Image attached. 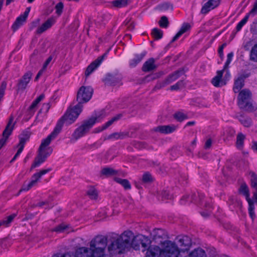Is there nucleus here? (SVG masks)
I'll return each mask as SVG.
<instances>
[{"label": "nucleus", "instance_id": "f257e3e1", "mask_svg": "<svg viewBox=\"0 0 257 257\" xmlns=\"http://www.w3.org/2000/svg\"><path fill=\"white\" fill-rule=\"evenodd\" d=\"M82 104H77L73 108L69 107L64 115L60 119L53 131L41 143L39 148V153L32 165V168L39 166L43 163L45 159L51 154L52 150L48 146L51 142L55 139L61 132L62 127L64 122L67 124H70L74 122L82 110Z\"/></svg>", "mask_w": 257, "mask_h": 257}, {"label": "nucleus", "instance_id": "6e6d98bb", "mask_svg": "<svg viewBox=\"0 0 257 257\" xmlns=\"http://www.w3.org/2000/svg\"><path fill=\"white\" fill-rule=\"evenodd\" d=\"M110 138H114L115 139H122L123 138V135L120 133H114L111 135L109 137Z\"/></svg>", "mask_w": 257, "mask_h": 257}, {"label": "nucleus", "instance_id": "cd10ccee", "mask_svg": "<svg viewBox=\"0 0 257 257\" xmlns=\"http://www.w3.org/2000/svg\"><path fill=\"white\" fill-rule=\"evenodd\" d=\"M196 197V195L192 194L191 195H186L181 199L180 202L182 204H185L189 203L190 202L197 203L198 201L196 200L195 198Z\"/></svg>", "mask_w": 257, "mask_h": 257}, {"label": "nucleus", "instance_id": "412c9836", "mask_svg": "<svg viewBox=\"0 0 257 257\" xmlns=\"http://www.w3.org/2000/svg\"><path fill=\"white\" fill-rule=\"evenodd\" d=\"M157 66L155 64V60L154 58H150L145 62L142 67V70L144 72H149L155 70Z\"/></svg>", "mask_w": 257, "mask_h": 257}, {"label": "nucleus", "instance_id": "9b49d317", "mask_svg": "<svg viewBox=\"0 0 257 257\" xmlns=\"http://www.w3.org/2000/svg\"><path fill=\"white\" fill-rule=\"evenodd\" d=\"M15 125L14 122V117L11 116L9 119V121L3 132V138L0 140V149L6 144L7 139L9 136L11 134Z\"/></svg>", "mask_w": 257, "mask_h": 257}, {"label": "nucleus", "instance_id": "09e8293b", "mask_svg": "<svg viewBox=\"0 0 257 257\" xmlns=\"http://www.w3.org/2000/svg\"><path fill=\"white\" fill-rule=\"evenodd\" d=\"M7 83L5 81L2 82L1 85L0 86V101H1L2 98L4 95Z\"/></svg>", "mask_w": 257, "mask_h": 257}, {"label": "nucleus", "instance_id": "423d86ee", "mask_svg": "<svg viewBox=\"0 0 257 257\" xmlns=\"http://www.w3.org/2000/svg\"><path fill=\"white\" fill-rule=\"evenodd\" d=\"M251 96L250 91L246 89H243L239 92L238 104L241 109L247 111H252L253 109L250 102Z\"/></svg>", "mask_w": 257, "mask_h": 257}, {"label": "nucleus", "instance_id": "338daca9", "mask_svg": "<svg viewBox=\"0 0 257 257\" xmlns=\"http://www.w3.org/2000/svg\"><path fill=\"white\" fill-rule=\"evenodd\" d=\"M252 148L254 151L257 152V142H253Z\"/></svg>", "mask_w": 257, "mask_h": 257}, {"label": "nucleus", "instance_id": "5701e85b", "mask_svg": "<svg viewBox=\"0 0 257 257\" xmlns=\"http://www.w3.org/2000/svg\"><path fill=\"white\" fill-rule=\"evenodd\" d=\"M191 26L188 23H184L179 31L176 34V35L173 37L171 42H173L178 39L184 33L187 32L190 30Z\"/></svg>", "mask_w": 257, "mask_h": 257}, {"label": "nucleus", "instance_id": "052dcab7", "mask_svg": "<svg viewBox=\"0 0 257 257\" xmlns=\"http://www.w3.org/2000/svg\"><path fill=\"white\" fill-rule=\"evenodd\" d=\"M256 12H257V0L255 1V3L253 5V7L252 9L250 11L249 13H248V14L254 15Z\"/></svg>", "mask_w": 257, "mask_h": 257}, {"label": "nucleus", "instance_id": "a18cd8bd", "mask_svg": "<svg viewBox=\"0 0 257 257\" xmlns=\"http://www.w3.org/2000/svg\"><path fill=\"white\" fill-rule=\"evenodd\" d=\"M174 117L179 121H182L187 118V116L182 112H178L174 114Z\"/></svg>", "mask_w": 257, "mask_h": 257}, {"label": "nucleus", "instance_id": "bb28decb", "mask_svg": "<svg viewBox=\"0 0 257 257\" xmlns=\"http://www.w3.org/2000/svg\"><path fill=\"white\" fill-rule=\"evenodd\" d=\"M189 257H207L205 251L200 248L195 249L189 254Z\"/></svg>", "mask_w": 257, "mask_h": 257}, {"label": "nucleus", "instance_id": "b1692460", "mask_svg": "<svg viewBox=\"0 0 257 257\" xmlns=\"http://www.w3.org/2000/svg\"><path fill=\"white\" fill-rule=\"evenodd\" d=\"M146 51L143 52L140 54L136 55L135 57L131 59L130 61V66L131 67H135L139 63H140L146 55Z\"/></svg>", "mask_w": 257, "mask_h": 257}, {"label": "nucleus", "instance_id": "37998d69", "mask_svg": "<svg viewBox=\"0 0 257 257\" xmlns=\"http://www.w3.org/2000/svg\"><path fill=\"white\" fill-rule=\"evenodd\" d=\"M15 216L16 215L14 214L8 216L7 218L1 221L3 225L7 226L13 221Z\"/></svg>", "mask_w": 257, "mask_h": 257}, {"label": "nucleus", "instance_id": "a878e982", "mask_svg": "<svg viewBox=\"0 0 257 257\" xmlns=\"http://www.w3.org/2000/svg\"><path fill=\"white\" fill-rule=\"evenodd\" d=\"M239 191L240 194L245 197L246 200L248 203L252 201V200L249 197V190L246 184H242L239 189Z\"/></svg>", "mask_w": 257, "mask_h": 257}, {"label": "nucleus", "instance_id": "58836bf2", "mask_svg": "<svg viewBox=\"0 0 257 257\" xmlns=\"http://www.w3.org/2000/svg\"><path fill=\"white\" fill-rule=\"evenodd\" d=\"M119 117H120L119 115L115 116L113 118H112L111 119H110V120L108 121L105 124L103 125L101 127L99 128V130L98 131V132L102 131V130H105L106 128H107L111 124H112L114 121L118 120L119 119Z\"/></svg>", "mask_w": 257, "mask_h": 257}, {"label": "nucleus", "instance_id": "c756f323", "mask_svg": "<svg viewBox=\"0 0 257 257\" xmlns=\"http://www.w3.org/2000/svg\"><path fill=\"white\" fill-rule=\"evenodd\" d=\"M243 86V79L241 77H239L236 79L234 82L233 87V91L235 93H237L239 91L241 88Z\"/></svg>", "mask_w": 257, "mask_h": 257}, {"label": "nucleus", "instance_id": "473e14b6", "mask_svg": "<svg viewBox=\"0 0 257 257\" xmlns=\"http://www.w3.org/2000/svg\"><path fill=\"white\" fill-rule=\"evenodd\" d=\"M249 60L257 62V44L254 45L251 49L249 53Z\"/></svg>", "mask_w": 257, "mask_h": 257}, {"label": "nucleus", "instance_id": "4be33fe9", "mask_svg": "<svg viewBox=\"0 0 257 257\" xmlns=\"http://www.w3.org/2000/svg\"><path fill=\"white\" fill-rule=\"evenodd\" d=\"M176 129V127L174 125H161L157 127L155 131L162 134H167L173 132Z\"/></svg>", "mask_w": 257, "mask_h": 257}, {"label": "nucleus", "instance_id": "864d4df0", "mask_svg": "<svg viewBox=\"0 0 257 257\" xmlns=\"http://www.w3.org/2000/svg\"><path fill=\"white\" fill-rule=\"evenodd\" d=\"M52 59H53L52 56H50V57H49L47 58V59L46 60L45 63H44L43 67H42V68L41 69H42L43 70H44L45 71V70L46 69L48 65L51 62Z\"/></svg>", "mask_w": 257, "mask_h": 257}, {"label": "nucleus", "instance_id": "9d476101", "mask_svg": "<svg viewBox=\"0 0 257 257\" xmlns=\"http://www.w3.org/2000/svg\"><path fill=\"white\" fill-rule=\"evenodd\" d=\"M150 244V240L147 237L142 234H139L136 236L134 235L132 246L135 249H138L140 245L146 248Z\"/></svg>", "mask_w": 257, "mask_h": 257}, {"label": "nucleus", "instance_id": "8fccbe9b", "mask_svg": "<svg viewBox=\"0 0 257 257\" xmlns=\"http://www.w3.org/2000/svg\"><path fill=\"white\" fill-rule=\"evenodd\" d=\"M160 26L163 28H166L168 25V19L165 16L161 17V20L159 22Z\"/></svg>", "mask_w": 257, "mask_h": 257}, {"label": "nucleus", "instance_id": "2eb2a0df", "mask_svg": "<svg viewBox=\"0 0 257 257\" xmlns=\"http://www.w3.org/2000/svg\"><path fill=\"white\" fill-rule=\"evenodd\" d=\"M224 71V69L218 71L216 75L212 78L211 83L215 87H221L226 84V80L222 78Z\"/></svg>", "mask_w": 257, "mask_h": 257}, {"label": "nucleus", "instance_id": "3c124183", "mask_svg": "<svg viewBox=\"0 0 257 257\" xmlns=\"http://www.w3.org/2000/svg\"><path fill=\"white\" fill-rule=\"evenodd\" d=\"M142 180L144 183H149L152 181L153 178L150 174L147 173L144 174Z\"/></svg>", "mask_w": 257, "mask_h": 257}, {"label": "nucleus", "instance_id": "7c9ffc66", "mask_svg": "<svg viewBox=\"0 0 257 257\" xmlns=\"http://www.w3.org/2000/svg\"><path fill=\"white\" fill-rule=\"evenodd\" d=\"M114 180L120 184L125 190L130 189L131 185L129 181L126 179H122L119 178H115Z\"/></svg>", "mask_w": 257, "mask_h": 257}, {"label": "nucleus", "instance_id": "0eeeda50", "mask_svg": "<svg viewBox=\"0 0 257 257\" xmlns=\"http://www.w3.org/2000/svg\"><path fill=\"white\" fill-rule=\"evenodd\" d=\"M93 89L89 86H81L77 92V101L78 104H82L88 102L92 97Z\"/></svg>", "mask_w": 257, "mask_h": 257}, {"label": "nucleus", "instance_id": "e2e57ef3", "mask_svg": "<svg viewBox=\"0 0 257 257\" xmlns=\"http://www.w3.org/2000/svg\"><path fill=\"white\" fill-rule=\"evenodd\" d=\"M211 144H212V141L211 139H208L206 143H205V148L206 149H208V148H209L211 146Z\"/></svg>", "mask_w": 257, "mask_h": 257}, {"label": "nucleus", "instance_id": "72a5a7b5", "mask_svg": "<svg viewBox=\"0 0 257 257\" xmlns=\"http://www.w3.org/2000/svg\"><path fill=\"white\" fill-rule=\"evenodd\" d=\"M245 136L241 133H239L237 136L236 138V147L238 149L242 148L243 146L244 140Z\"/></svg>", "mask_w": 257, "mask_h": 257}, {"label": "nucleus", "instance_id": "a19ab883", "mask_svg": "<svg viewBox=\"0 0 257 257\" xmlns=\"http://www.w3.org/2000/svg\"><path fill=\"white\" fill-rule=\"evenodd\" d=\"M248 212L250 217L253 220L255 218V213L254 211V207L253 205V201H251V202L248 203Z\"/></svg>", "mask_w": 257, "mask_h": 257}, {"label": "nucleus", "instance_id": "f8f14e48", "mask_svg": "<svg viewBox=\"0 0 257 257\" xmlns=\"http://www.w3.org/2000/svg\"><path fill=\"white\" fill-rule=\"evenodd\" d=\"M184 72L182 70H180L176 71L174 73L169 75L166 79L163 81H160L158 83L157 86L158 88H161L166 86V85L170 84L173 81L177 79L181 75L183 74Z\"/></svg>", "mask_w": 257, "mask_h": 257}, {"label": "nucleus", "instance_id": "f3484780", "mask_svg": "<svg viewBox=\"0 0 257 257\" xmlns=\"http://www.w3.org/2000/svg\"><path fill=\"white\" fill-rule=\"evenodd\" d=\"M32 76V73L31 72L25 73L17 84L18 89L19 90H24L30 82Z\"/></svg>", "mask_w": 257, "mask_h": 257}, {"label": "nucleus", "instance_id": "ea45409f", "mask_svg": "<svg viewBox=\"0 0 257 257\" xmlns=\"http://www.w3.org/2000/svg\"><path fill=\"white\" fill-rule=\"evenodd\" d=\"M29 137L30 135L28 133H25L22 134L20 138L19 146H23L24 147L25 144L29 140Z\"/></svg>", "mask_w": 257, "mask_h": 257}, {"label": "nucleus", "instance_id": "1a4fd4ad", "mask_svg": "<svg viewBox=\"0 0 257 257\" xmlns=\"http://www.w3.org/2000/svg\"><path fill=\"white\" fill-rule=\"evenodd\" d=\"M50 169H45L40 171L39 172L35 173L32 177L31 181L28 183L24 185L21 191H28L32 187L35 186L41 177L48 173Z\"/></svg>", "mask_w": 257, "mask_h": 257}, {"label": "nucleus", "instance_id": "20e7f679", "mask_svg": "<svg viewBox=\"0 0 257 257\" xmlns=\"http://www.w3.org/2000/svg\"><path fill=\"white\" fill-rule=\"evenodd\" d=\"M97 117H92L88 119L84 120L81 124L75 129L72 135V139L77 140L78 139L87 135L90 129L97 122Z\"/></svg>", "mask_w": 257, "mask_h": 257}, {"label": "nucleus", "instance_id": "f704fd0d", "mask_svg": "<svg viewBox=\"0 0 257 257\" xmlns=\"http://www.w3.org/2000/svg\"><path fill=\"white\" fill-rule=\"evenodd\" d=\"M87 195L91 199H96L98 196L97 190L92 187H90L87 191Z\"/></svg>", "mask_w": 257, "mask_h": 257}, {"label": "nucleus", "instance_id": "4468645a", "mask_svg": "<svg viewBox=\"0 0 257 257\" xmlns=\"http://www.w3.org/2000/svg\"><path fill=\"white\" fill-rule=\"evenodd\" d=\"M30 8H27L22 15L18 17L12 26L14 31L17 30L20 27H21L26 22V19L30 11Z\"/></svg>", "mask_w": 257, "mask_h": 257}, {"label": "nucleus", "instance_id": "79ce46f5", "mask_svg": "<svg viewBox=\"0 0 257 257\" xmlns=\"http://www.w3.org/2000/svg\"><path fill=\"white\" fill-rule=\"evenodd\" d=\"M124 24L126 26V29L129 31H132L135 28L134 22L131 19H126L124 22Z\"/></svg>", "mask_w": 257, "mask_h": 257}, {"label": "nucleus", "instance_id": "de8ad7c7", "mask_svg": "<svg viewBox=\"0 0 257 257\" xmlns=\"http://www.w3.org/2000/svg\"><path fill=\"white\" fill-rule=\"evenodd\" d=\"M233 57V52H230L227 54V60H226V62L224 66V68H223L224 70L225 69L228 67L229 64L230 63V62H231V61L232 60Z\"/></svg>", "mask_w": 257, "mask_h": 257}, {"label": "nucleus", "instance_id": "6ab92c4d", "mask_svg": "<svg viewBox=\"0 0 257 257\" xmlns=\"http://www.w3.org/2000/svg\"><path fill=\"white\" fill-rule=\"evenodd\" d=\"M55 22V20L53 18L48 19L37 29V33L38 34H42L48 29H50L54 24Z\"/></svg>", "mask_w": 257, "mask_h": 257}, {"label": "nucleus", "instance_id": "e433bc0d", "mask_svg": "<svg viewBox=\"0 0 257 257\" xmlns=\"http://www.w3.org/2000/svg\"><path fill=\"white\" fill-rule=\"evenodd\" d=\"M152 35L155 40H159L163 36V32L160 29L154 28L152 32Z\"/></svg>", "mask_w": 257, "mask_h": 257}, {"label": "nucleus", "instance_id": "7ed1b4c3", "mask_svg": "<svg viewBox=\"0 0 257 257\" xmlns=\"http://www.w3.org/2000/svg\"><path fill=\"white\" fill-rule=\"evenodd\" d=\"M134 233L131 231H124L120 235L113 237V240L107 246L110 255L121 253L125 248L132 246Z\"/></svg>", "mask_w": 257, "mask_h": 257}, {"label": "nucleus", "instance_id": "c85d7f7f", "mask_svg": "<svg viewBox=\"0 0 257 257\" xmlns=\"http://www.w3.org/2000/svg\"><path fill=\"white\" fill-rule=\"evenodd\" d=\"M128 0H115L111 2L113 8L120 9L126 7L128 4Z\"/></svg>", "mask_w": 257, "mask_h": 257}, {"label": "nucleus", "instance_id": "a211bd4d", "mask_svg": "<svg viewBox=\"0 0 257 257\" xmlns=\"http://www.w3.org/2000/svg\"><path fill=\"white\" fill-rule=\"evenodd\" d=\"M160 255V248L157 245H151L146 251L145 257H159Z\"/></svg>", "mask_w": 257, "mask_h": 257}, {"label": "nucleus", "instance_id": "f03ea898", "mask_svg": "<svg viewBox=\"0 0 257 257\" xmlns=\"http://www.w3.org/2000/svg\"><path fill=\"white\" fill-rule=\"evenodd\" d=\"M107 239L102 235H98L89 242V247H80L75 251L74 257H107Z\"/></svg>", "mask_w": 257, "mask_h": 257}, {"label": "nucleus", "instance_id": "bf43d9fd", "mask_svg": "<svg viewBox=\"0 0 257 257\" xmlns=\"http://www.w3.org/2000/svg\"><path fill=\"white\" fill-rule=\"evenodd\" d=\"M161 198L162 199H169L171 198V196L168 192L164 191L162 193Z\"/></svg>", "mask_w": 257, "mask_h": 257}, {"label": "nucleus", "instance_id": "680f3d73", "mask_svg": "<svg viewBox=\"0 0 257 257\" xmlns=\"http://www.w3.org/2000/svg\"><path fill=\"white\" fill-rule=\"evenodd\" d=\"M52 257H74L73 255H71L70 253H67L63 255L60 256L59 254H54Z\"/></svg>", "mask_w": 257, "mask_h": 257}, {"label": "nucleus", "instance_id": "c9c22d12", "mask_svg": "<svg viewBox=\"0 0 257 257\" xmlns=\"http://www.w3.org/2000/svg\"><path fill=\"white\" fill-rule=\"evenodd\" d=\"M197 196L199 199L198 202L201 205L206 207L209 206V203H208V201L206 200L203 193H198Z\"/></svg>", "mask_w": 257, "mask_h": 257}, {"label": "nucleus", "instance_id": "49530a36", "mask_svg": "<svg viewBox=\"0 0 257 257\" xmlns=\"http://www.w3.org/2000/svg\"><path fill=\"white\" fill-rule=\"evenodd\" d=\"M184 85L183 81H179L175 84L171 86V90H177L180 88H182Z\"/></svg>", "mask_w": 257, "mask_h": 257}, {"label": "nucleus", "instance_id": "393cba45", "mask_svg": "<svg viewBox=\"0 0 257 257\" xmlns=\"http://www.w3.org/2000/svg\"><path fill=\"white\" fill-rule=\"evenodd\" d=\"M71 230V227L69 225L65 223H62L51 229L52 231H55L57 233L69 232Z\"/></svg>", "mask_w": 257, "mask_h": 257}, {"label": "nucleus", "instance_id": "c03bdc74", "mask_svg": "<svg viewBox=\"0 0 257 257\" xmlns=\"http://www.w3.org/2000/svg\"><path fill=\"white\" fill-rule=\"evenodd\" d=\"M56 13L58 16H60L63 11L64 8V5L63 3L59 2L55 6Z\"/></svg>", "mask_w": 257, "mask_h": 257}, {"label": "nucleus", "instance_id": "4c0bfd02", "mask_svg": "<svg viewBox=\"0 0 257 257\" xmlns=\"http://www.w3.org/2000/svg\"><path fill=\"white\" fill-rule=\"evenodd\" d=\"M249 14H247L244 18L241 20L237 25L236 30L237 32H239L242 29V27L246 23L249 18Z\"/></svg>", "mask_w": 257, "mask_h": 257}, {"label": "nucleus", "instance_id": "39448f33", "mask_svg": "<svg viewBox=\"0 0 257 257\" xmlns=\"http://www.w3.org/2000/svg\"><path fill=\"white\" fill-rule=\"evenodd\" d=\"M161 255L164 257H178L180 254L179 247L176 243L170 240H165L161 244Z\"/></svg>", "mask_w": 257, "mask_h": 257}, {"label": "nucleus", "instance_id": "ddd939ff", "mask_svg": "<svg viewBox=\"0 0 257 257\" xmlns=\"http://www.w3.org/2000/svg\"><path fill=\"white\" fill-rule=\"evenodd\" d=\"M220 3V0H208L202 6L200 13L203 15L207 14L211 10L218 7Z\"/></svg>", "mask_w": 257, "mask_h": 257}, {"label": "nucleus", "instance_id": "603ef678", "mask_svg": "<svg viewBox=\"0 0 257 257\" xmlns=\"http://www.w3.org/2000/svg\"><path fill=\"white\" fill-rule=\"evenodd\" d=\"M241 123L246 127H248L251 125V120L249 118H243L240 119Z\"/></svg>", "mask_w": 257, "mask_h": 257}, {"label": "nucleus", "instance_id": "13d9d810", "mask_svg": "<svg viewBox=\"0 0 257 257\" xmlns=\"http://www.w3.org/2000/svg\"><path fill=\"white\" fill-rule=\"evenodd\" d=\"M38 103H39V102L38 101H37L36 100H35L33 102V103H32L31 106H30L29 109H30V111H32L33 113L34 112V111L35 110V108H36Z\"/></svg>", "mask_w": 257, "mask_h": 257}, {"label": "nucleus", "instance_id": "5fc2aeb1", "mask_svg": "<svg viewBox=\"0 0 257 257\" xmlns=\"http://www.w3.org/2000/svg\"><path fill=\"white\" fill-rule=\"evenodd\" d=\"M251 187L257 190V177L255 176H252L251 179Z\"/></svg>", "mask_w": 257, "mask_h": 257}, {"label": "nucleus", "instance_id": "69168bd1", "mask_svg": "<svg viewBox=\"0 0 257 257\" xmlns=\"http://www.w3.org/2000/svg\"><path fill=\"white\" fill-rule=\"evenodd\" d=\"M218 54L221 58H223V50L221 48L218 49Z\"/></svg>", "mask_w": 257, "mask_h": 257}, {"label": "nucleus", "instance_id": "6e6552de", "mask_svg": "<svg viewBox=\"0 0 257 257\" xmlns=\"http://www.w3.org/2000/svg\"><path fill=\"white\" fill-rule=\"evenodd\" d=\"M175 243L179 247L180 253L185 252L189 249L191 245V238L186 235H179L176 237Z\"/></svg>", "mask_w": 257, "mask_h": 257}, {"label": "nucleus", "instance_id": "4d7b16f0", "mask_svg": "<svg viewBox=\"0 0 257 257\" xmlns=\"http://www.w3.org/2000/svg\"><path fill=\"white\" fill-rule=\"evenodd\" d=\"M18 147H19V148L17 153L16 154V155H15V156L14 157L13 159L11 161H13L15 160H16V158L20 156V155L21 154V153H22V152L23 150V149H24L23 146L18 145Z\"/></svg>", "mask_w": 257, "mask_h": 257}, {"label": "nucleus", "instance_id": "2f4dec72", "mask_svg": "<svg viewBox=\"0 0 257 257\" xmlns=\"http://www.w3.org/2000/svg\"><path fill=\"white\" fill-rule=\"evenodd\" d=\"M101 174L106 176H110L116 175L117 171L113 168L105 167L103 168L101 171Z\"/></svg>", "mask_w": 257, "mask_h": 257}, {"label": "nucleus", "instance_id": "dca6fc26", "mask_svg": "<svg viewBox=\"0 0 257 257\" xmlns=\"http://www.w3.org/2000/svg\"><path fill=\"white\" fill-rule=\"evenodd\" d=\"M106 56V54H104L101 57H98L94 61L92 62L87 68L85 71V75L89 76L94 70H95L101 63L104 58Z\"/></svg>", "mask_w": 257, "mask_h": 257}, {"label": "nucleus", "instance_id": "0e129e2a", "mask_svg": "<svg viewBox=\"0 0 257 257\" xmlns=\"http://www.w3.org/2000/svg\"><path fill=\"white\" fill-rule=\"evenodd\" d=\"M44 72V70H43L42 69H41L39 72H38V73L37 74L36 78H35V80L37 81L40 77V76L42 75V74Z\"/></svg>", "mask_w": 257, "mask_h": 257}, {"label": "nucleus", "instance_id": "774afa93", "mask_svg": "<svg viewBox=\"0 0 257 257\" xmlns=\"http://www.w3.org/2000/svg\"><path fill=\"white\" fill-rule=\"evenodd\" d=\"M235 206H236L238 208H240L241 206V202L239 200H236L235 201Z\"/></svg>", "mask_w": 257, "mask_h": 257}, {"label": "nucleus", "instance_id": "aec40b11", "mask_svg": "<svg viewBox=\"0 0 257 257\" xmlns=\"http://www.w3.org/2000/svg\"><path fill=\"white\" fill-rule=\"evenodd\" d=\"M120 78V75L117 74H107L104 79V81L107 84L115 85Z\"/></svg>", "mask_w": 257, "mask_h": 257}]
</instances>
